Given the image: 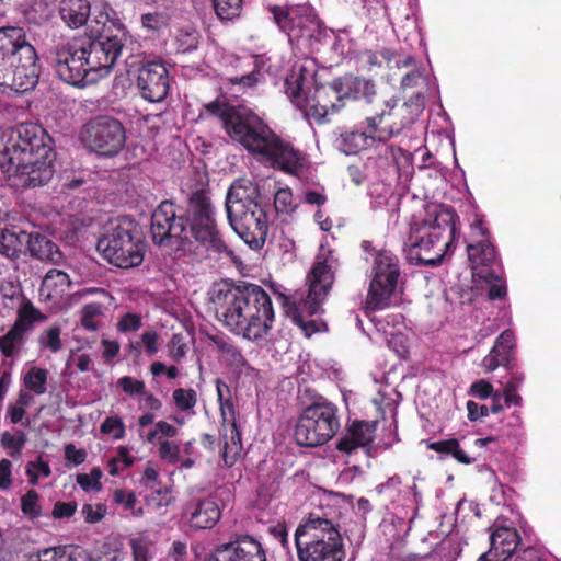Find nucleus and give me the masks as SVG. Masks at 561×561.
<instances>
[{
    "instance_id": "nucleus-1",
    "label": "nucleus",
    "mask_w": 561,
    "mask_h": 561,
    "mask_svg": "<svg viewBox=\"0 0 561 561\" xmlns=\"http://www.w3.org/2000/svg\"><path fill=\"white\" fill-rule=\"evenodd\" d=\"M181 191L186 195L184 210L165 199L152 211L153 243L175 259L191 252L194 242L215 253L230 252L218 228L208 178H183Z\"/></svg>"
},
{
    "instance_id": "nucleus-2",
    "label": "nucleus",
    "mask_w": 561,
    "mask_h": 561,
    "mask_svg": "<svg viewBox=\"0 0 561 561\" xmlns=\"http://www.w3.org/2000/svg\"><path fill=\"white\" fill-rule=\"evenodd\" d=\"M209 304L224 328L248 341L264 340L274 327L272 298L257 284L245 280L216 284L209 293Z\"/></svg>"
},
{
    "instance_id": "nucleus-3",
    "label": "nucleus",
    "mask_w": 561,
    "mask_h": 561,
    "mask_svg": "<svg viewBox=\"0 0 561 561\" xmlns=\"http://www.w3.org/2000/svg\"><path fill=\"white\" fill-rule=\"evenodd\" d=\"M53 139L38 124L21 123L2 134L0 169L7 175L56 173Z\"/></svg>"
},
{
    "instance_id": "nucleus-4",
    "label": "nucleus",
    "mask_w": 561,
    "mask_h": 561,
    "mask_svg": "<svg viewBox=\"0 0 561 561\" xmlns=\"http://www.w3.org/2000/svg\"><path fill=\"white\" fill-rule=\"evenodd\" d=\"M341 91L344 108L350 105L360 110L365 122L383 137L414 122L407 103L399 104L396 99L380 100L373 79L346 76L341 78Z\"/></svg>"
},
{
    "instance_id": "nucleus-5",
    "label": "nucleus",
    "mask_w": 561,
    "mask_h": 561,
    "mask_svg": "<svg viewBox=\"0 0 561 561\" xmlns=\"http://www.w3.org/2000/svg\"><path fill=\"white\" fill-rule=\"evenodd\" d=\"M127 30L107 2L95 7L85 36L78 37L94 82L107 76L122 55Z\"/></svg>"
},
{
    "instance_id": "nucleus-6",
    "label": "nucleus",
    "mask_w": 561,
    "mask_h": 561,
    "mask_svg": "<svg viewBox=\"0 0 561 561\" xmlns=\"http://www.w3.org/2000/svg\"><path fill=\"white\" fill-rule=\"evenodd\" d=\"M458 215L454 208L433 205L421 221L410 226L405 245L408 256L420 265L436 266L450 252L456 234Z\"/></svg>"
},
{
    "instance_id": "nucleus-7",
    "label": "nucleus",
    "mask_w": 561,
    "mask_h": 561,
    "mask_svg": "<svg viewBox=\"0 0 561 561\" xmlns=\"http://www.w3.org/2000/svg\"><path fill=\"white\" fill-rule=\"evenodd\" d=\"M34 46L26 41L23 27H0V87L15 93L33 90L41 66Z\"/></svg>"
},
{
    "instance_id": "nucleus-8",
    "label": "nucleus",
    "mask_w": 561,
    "mask_h": 561,
    "mask_svg": "<svg viewBox=\"0 0 561 561\" xmlns=\"http://www.w3.org/2000/svg\"><path fill=\"white\" fill-rule=\"evenodd\" d=\"M203 110L208 115L217 117L229 138L242 146L254 159L260 156L276 133L252 108L233 105L224 96L204 104Z\"/></svg>"
},
{
    "instance_id": "nucleus-9",
    "label": "nucleus",
    "mask_w": 561,
    "mask_h": 561,
    "mask_svg": "<svg viewBox=\"0 0 561 561\" xmlns=\"http://www.w3.org/2000/svg\"><path fill=\"white\" fill-rule=\"evenodd\" d=\"M311 79L312 75L304 65H295L285 79L284 90L293 104L308 118L318 124H324L344 108L341 78L334 79L330 84L316 87L313 94L309 96Z\"/></svg>"
},
{
    "instance_id": "nucleus-10",
    "label": "nucleus",
    "mask_w": 561,
    "mask_h": 561,
    "mask_svg": "<svg viewBox=\"0 0 561 561\" xmlns=\"http://www.w3.org/2000/svg\"><path fill=\"white\" fill-rule=\"evenodd\" d=\"M295 546L299 561H343V538L330 519L310 513L295 531Z\"/></svg>"
},
{
    "instance_id": "nucleus-11",
    "label": "nucleus",
    "mask_w": 561,
    "mask_h": 561,
    "mask_svg": "<svg viewBox=\"0 0 561 561\" xmlns=\"http://www.w3.org/2000/svg\"><path fill=\"white\" fill-rule=\"evenodd\" d=\"M336 268L337 259L333 252L321 250L307 275L309 285L307 295L288 310V312L291 311L294 323L301 328L307 336H310L317 327L313 320L306 321L305 317H312L320 312L323 301L333 287Z\"/></svg>"
},
{
    "instance_id": "nucleus-12",
    "label": "nucleus",
    "mask_w": 561,
    "mask_h": 561,
    "mask_svg": "<svg viewBox=\"0 0 561 561\" xmlns=\"http://www.w3.org/2000/svg\"><path fill=\"white\" fill-rule=\"evenodd\" d=\"M267 9L273 22L287 36L294 50L304 55L318 50L324 32L311 5L272 4Z\"/></svg>"
},
{
    "instance_id": "nucleus-13",
    "label": "nucleus",
    "mask_w": 561,
    "mask_h": 561,
    "mask_svg": "<svg viewBox=\"0 0 561 561\" xmlns=\"http://www.w3.org/2000/svg\"><path fill=\"white\" fill-rule=\"evenodd\" d=\"M96 248L112 265L130 268L144 262L146 243L138 222L123 216L98 240Z\"/></svg>"
},
{
    "instance_id": "nucleus-14",
    "label": "nucleus",
    "mask_w": 561,
    "mask_h": 561,
    "mask_svg": "<svg viewBox=\"0 0 561 561\" xmlns=\"http://www.w3.org/2000/svg\"><path fill=\"white\" fill-rule=\"evenodd\" d=\"M340 425L337 405L318 396L302 409L298 416L294 438L299 446H322L335 436Z\"/></svg>"
},
{
    "instance_id": "nucleus-15",
    "label": "nucleus",
    "mask_w": 561,
    "mask_h": 561,
    "mask_svg": "<svg viewBox=\"0 0 561 561\" xmlns=\"http://www.w3.org/2000/svg\"><path fill=\"white\" fill-rule=\"evenodd\" d=\"M399 259L391 251L381 250L377 253L373 266V277L365 301V313L387 309L394 295L400 277Z\"/></svg>"
},
{
    "instance_id": "nucleus-16",
    "label": "nucleus",
    "mask_w": 561,
    "mask_h": 561,
    "mask_svg": "<svg viewBox=\"0 0 561 561\" xmlns=\"http://www.w3.org/2000/svg\"><path fill=\"white\" fill-rule=\"evenodd\" d=\"M80 140L85 148L101 156L117 154L126 141L122 122L108 115L90 118L80 131Z\"/></svg>"
},
{
    "instance_id": "nucleus-17",
    "label": "nucleus",
    "mask_w": 561,
    "mask_h": 561,
    "mask_svg": "<svg viewBox=\"0 0 561 561\" xmlns=\"http://www.w3.org/2000/svg\"><path fill=\"white\" fill-rule=\"evenodd\" d=\"M255 160L264 168L287 175L310 173L312 167L310 156L306 151L296 147L277 133H275L268 145H266Z\"/></svg>"
},
{
    "instance_id": "nucleus-18",
    "label": "nucleus",
    "mask_w": 561,
    "mask_h": 561,
    "mask_svg": "<svg viewBox=\"0 0 561 561\" xmlns=\"http://www.w3.org/2000/svg\"><path fill=\"white\" fill-rule=\"evenodd\" d=\"M215 385L224 428L221 458L224 465L227 468H231L240 458L243 449L241 431L237 421L238 412L234 407L230 387L220 378L215 380Z\"/></svg>"
},
{
    "instance_id": "nucleus-19",
    "label": "nucleus",
    "mask_w": 561,
    "mask_h": 561,
    "mask_svg": "<svg viewBox=\"0 0 561 561\" xmlns=\"http://www.w3.org/2000/svg\"><path fill=\"white\" fill-rule=\"evenodd\" d=\"M85 50L78 37L57 46L51 53V65L57 76L73 87H85L94 83L87 65Z\"/></svg>"
},
{
    "instance_id": "nucleus-20",
    "label": "nucleus",
    "mask_w": 561,
    "mask_h": 561,
    "mask_svg": "<svg viewBox=\"0 0 561 561\" xmlns=\"http://www.w3.org/2000/svg\"><path fill=\"white\" fill-rule=\"evenodd\" d=\"M231 228L252 250H261L268 233V217L264 205L254 204L252 208L237 206L227 209Z\"/></svg>"
},
{
    "instance_id": "nucleus-21",
    "label": "nucleus",
    "mask_w": 561,
    "mask_h": 561,
    "mask_svg": "<svg viewBox=\"0 0 561 561\" xmlns=\"http://www.w3.org/2000/svg\"><path fill=\"white\" fill-rule=\"evenodd\" d=\"M472 228L481 236L480 240L467 245L472 274L480 279L492 280L497 277V271L502 270L499 254L490 241V231L484 226V220L476 219Z\"/></svg>"
},
{
    "instance_id": "nucleus-22",
    "label": "nucleus",
    "mask_w": 561,
    "mask_h": 561,
    "mask_svg": "<svg viewBox=\"0 0 561 561\" xmlns=\"http://www.w3.org/2000/svg\"><path fill=\"white\" fill-rule=\"evenodd\" d=\"M136 87L148 102H162L170 90V77L162 60H147L137 68Z\"/></svg>"
},
{
    "instance_id": "nucleus-23",
    "label": "nucleus",
    "mask_w": 561,
    "mask_h": 561,
    "mask_svg": "<svg viewBox=\"0 0 561 561\" xmlns=\"http://www.w3.org/2000/svg\"><path fill=\"white\" fill-rule=\"evenodd\" d=\"M221 517V510L211 496H193L182 510V518L193 530L214 528Z\"/></svg>"
},
{
    "instance_id": "nucleus-24",
    "label": "nucleus",
    "mask_w": 561,
    "mask_h": 561,
    "mask_svg": "<svg viewBox=\"0 0 561 561\" xmlns=\"http://www.w3.org/2000/svg\"><path fill=\"white\" fill-rule=\"evenodd\" d=\"M522 539L515 528L500 526L490 535V549L478 561H506L516 551Z\"/></svg>"
},
{
    "instance_id": "nucleus-25",
    "label": "nucleus",
    "mask_w": 561,
    "mask_h": 561,
    "mask_svg": "<svg viewBox=\"0 0 561 561\" xmlns=\"http://www.w3.org/2000/svg\"><path fill=\"white\" fill-rule=\"evenodd\" d=\"M264 194L260 184L252 178H237L226 196V210L237 206L252 208L254 204L264 205Z\"/></svg>"
},
{
    "instance_id": "nucleus-26",
    "label": "nucleus",
    "mask_w": 561,
    "mask_h": 561,
    "mask_svg": "<svg viewBox=\"0 0 561 561\" xmlns=\"http://www.w3.org/2000/svg\"><path fill=\"white\" fill-rule=\"evenodd\" d=\"M515 335L511 330L503 331L490 353L483 358L482 366L486 371H493L500 366L506 369L515 367Z\"/></svg>"
},
{
    "instance_id": "nucleus-27",
    "label": "nucleus",
    "mask_w": 561,
    "mask_h": 561,
    "mask_svg": "<svg viewBox=\"0 0 561 561\" xmlns=\"http://www.w3.org/2000/svg\"><path fill=\"white\" fill-rule=\"evenodd\" d=\"M375 430V422L353 421L347 426L345 434L337 440L336 449L350 455L358 448L370 445L374 440Z\"/></svg>"
},
{
    "instance_id": "nucleus-28",
    "label": "nucleus",
    "mask_w": 561,
    "mask_h": 561,
    "mask_svg": "<svg viewBox=\"0 0 561 561\" xmlns=\"http://www.w3.org/2000/svg\"><path fill=\"white\" fill-rule=\"evenodd\" d=\"M366 130H352L341 135L340 149L345 154H356L370 147L375 141L386 142L403 128L393 129L390 135L381 136L366 123Z\"/></svg>"
},
{
    "instance_id": "nucleus-29",
    "label": "nucleus",
    "mask_w": 561,
    "mask_h": 561,
    "mask_svg": "<svg viewBox=\"0 0 561 561\" xmlns=\"http://www.w3.org/2000/svg\"><path fill=\"white\" fill-rule=\"evenodd\" d=\"M26 243L30 255L33 259L57 264L62 261V253L59 247L47 236L38 232H26L24 244Z\"/></svg>"
},
{
    "instance_id": "nucleus-30",
    "label": "nucleus",
    "mask_w": 561,
    "mask_h": 561,
    "mask_svg": "<svg viewBox=\"0 0 561 561\" xmlns=\"http://www.w3.org/2000/svg\"><path fill=\"white\" fill-rule=\"evenodd\" d=\"M58 13L68 27L79 28L88 24L91 3L89 0H60Z\"/></svg>"
},
{
    "instance_id": "nucleus-31",
    "label": "nucleus",
    "mask_w": 561,
    "mask_h": 561,
    "mask_svg": "<svg viewBox=\"0 0 561 561\" xmlns=\"http://www.w3.org/2000/svg\"><path fill=\"white\" fill-rule=\"evenodd\" d=\"M26 231L19 232L7 228H0V254L4 257L16 261L23 253Z\"/></svg>"
},
{
    "instance_id": "nucleus-32",
    "label": "nucleus",
    "mask_w": 561,
    "mask_h": 561,
    "mask_svg": "<svg viewBox=\"0 0 561 561\" xmlns=\"http://www.w3.org/2000/svg\"><path fill=\"white\" fill-rule=\"evenodd\" d=\"M386 160L391 162L392 170L388 172L397 173L398 175H413V154L400 147L387 146L383 151Z\"/></svg>"
},
{
    "instance_id": "nucleus-33",
    "label": "nucleus",
    "mask_w": 561,
    "mask_h": 561,
    "mask_svg": "<svg viewBox=\"0 0 561 561\" xmlns=\"http://www.w3.org/2000/svg\"><path fill=\"white\" fill-rule=\"evenodd\" d=\"M26 332L13 323L11 329L0 337V351L3 356L13 357L20 351L24 344Z\"/></svg>"
},
{
    "instance_id": "nucleus-34",
    "label": "nucleus",
    "mask_w": 561,
    "mask_h": 561,
    "mask_svg": "<svg viewBox=\"0 0 561 561\" xmlns=\"http://www.w3.org/2000/svg\"><path fill=\"white\" fill-rule=\"evenodd\" d=\"M215 14L221 22H232L240 18L243 0H211Z\"/></svg>"
},
{
    "instance_id": "nucleus-35",
    "label": "nucleus",
    "mask_w": 561,
    "mask_h": 561,
    "mask_svg": "<svg viewBox=\"0 0 561 561\" xmlns=\"http://www.w3.org/2000/svg\"><path fill=\"white\" fill-rule=\"evenodd\" d=\"M47 376L48 373L46 369L34 366L23 378L24 387L37 396L44 394L47 390Z\"/></svg>"
},
{
    "instance_id": "nucleus-36",
    "label": "nucleus",
    "mask_w": 561,
    "mask_h": 561,
    "mask_svg": "<svg viewBox=\"0 0 561 561\" xmlns=\"http://www.w3.org/2000/svg\"><path fill=\"white\" fill-rule=\"evenodd\" d=\"M113 502L117 505H121L134 517H140L144 515V508L141 506H137L138 500L135 492L130 490L116 489L113 492Z\"/></svg>"
},
{
    "instance_id": "nucleus-37",
    "label": "nucleus",
    "mask_w": 561,
    "mask_h": 561,
    "mask_svg": "<svg viewBox=\"0 0 561 561\" xmlns=\"http://www.w3.org/2000/svg\"><path fill=\"white\" fill-rule=\"evenodd\" d=\"M45 317L33 306L31 301H24L18 310V318L14 324L30 331L36 321L43 320Z\"/></svg>"
},
{
    "instance_id": "nucleus-38",
    "label": "nucleus",
    "mask_w": 561,
    "mask_h": 561,
    "mask_svg": "<svg viewBox=\"0 0 561 561\" xmlns=\"http://www.w3.org/2000/svg\"><path fill=\"white\" fill-rule=\"evenodd\" d=\"M1 446L8 451V455L12 458L18 457L24 448L27 436L23 431H15L14 434L4 432L1 434Z\"/></svg>"
},
{
    "instance_id": "nucleus-39",
    "label": "nucleus",
    "mask_w": 561,
    "mask_h": 561,
    "mask_svg": "<svg viewBox=\"0 0 561 561\" xmlns=\"http://www.w3.org/2000/svg\"><path fill=\"white\" fill-rule=\"evenodd\" d=\"M175 408L181 412L194 409L197 403V393L194 389L178 388L172 393Z\"/></svg>"
},
{
    "instance_id": "nucleus-40",
    "label": "nucleus",
    "mask_w": 561,
    "mask_h": 561,
    "mask_svg": "<svg viewBox=\"0 0 561 561\" xmlns=\"http://www.w3.org/2000/svg\"><path fill=\"white\" fill-rule=\"evenodd\" d=\"M69 284L70 278L66 272L53 268L46 273L42 283L41 291L43 293L45 289L49 290L48 297H50L51 289L60 287V291H62L64 287L69 286Z\"/></svg>"
},
{
    "instance_id": "nucleus-41",
    "label": "nucleus",
    "mask_w": 561,
    "mask_h": 561,
    "mask_svg": "<svg viewBox=\"0 0 561 561\" xmlns=\"http://www.w3.org/2000/svg\"><path fill=\"white\" fill-rule=\"evenodd\" d=\"M100 432L104 435H111L114 440H119L126 435V426L121 416H107L101 423Z\"/></svg>"
},
{
    "instance_id": "nucleus-42",
    "label": "nucleus",
    "mask_w": 561,
    "mask_h": 561,
    "mask_svg": "<svg viewBox=\"0 0 561 561\" xmlns=\"http://www.w3.org/2000/svg\"><path fill=\"white\" fill-rule=\"evenodd\" d=\"M60 334L61 329L59 325L49 327L41 334L38 339L41 347L48 348L51 353L59 352L62 348Z\"/></svg>"
},
{
    "instance_id": "nucleus-43",
    "label": "nucleus",
    "mask_w": 561,
    "mask_h": 561,
    "mask_svg": "<svg viewBox=\"0 0 561 561\" xmlns=\"http://www.w3.org/2000/svg\"><path fill=\"white\" fill-rule=\"evenodd\" d=\"M102 309L103 306L99 302L84 305L81 309V325L89 331L98 330V322L95 319L102 313Z\"/></svg>"
},
{
    "instance_id": "nucleus-44",
    "label": "nucleus",
    "mask_w": 561,
    "mask_h": 561,
    "mask_svg": "<svg viewBox=\"0 0 561 561\" xmlns=\"http://www.w3.org/2000/svg\"><path fill=\"white\" fill-rule=\"evenodd\" d=\"M25 473L28 477L30 484L36 485L38 483L39 476L47 478L51 474V470L49 463L44 461L42 456H38L36 461H30L26 465Z\"/></svg>"
},
{
    "instance_id": "nucleus-45",
    "label": "nucleus",
    "mask_w": 561,
    "mask_h": 561,
    "mask_svg": "<svg viewBox=\"0 0 561 561\" xmlns=\"http://www.w3.org/2000/svg\"><path fill=\"white\" fill-rule=\"evenodd\" d=\"M102 470L99 467H94L90 470V473H79L76 480L83 491H100L102 489Z\"/></svg>"
},
{
    "instance_id": "nucleus-46",
    "label": "nucleus",
    "mask_w": 561,
    "mask_h": 561,
    "mask_svg": "<svg viewBox=\"0 0 561 561\" xmlns=\"http://www.w3.org/2000/svg\"><path fill=\"white\" fill-rule=\"evenodd\" d=\"M274 207L279 214H293L297 207L294 204L290 188H279L274 195Z\"/></svg>"
},
{
    "instance_id": "nucleus-47",
    "label": "nucleus",
    "mask_w": 561,
    "mask_h": 561,
    "mask_svg": "<svg viewBox=\"0 0 561 561\" xmlns=\"http://www.w3.org/2000/svg\"><path fill=\"white\" fill-rule=\"evenodd\" d=\"M38 501H39L38 493L33 489L28 490L21 497L22 512L31 518H38L42 515Z\"/></svg>"
},
{
    "instance_id": "nucleus-48",
    "label": "nucleus",
    "mask_w": 561,
    "mask_h": 561,
    "mask_svg": "<svg viewBox=\"0 0 561 561\" xmlns=\"http://www.w3.org/2000/svg\"><path fill=\"white\" fill-rule=\"evenodd\" d=\"M263 79L261 67L254 62L253 69L242 76L229 77L227 80L232 85H241L242 88H253Z\"/></svg>"
},
{
    "instance_id": "nucleus-49",
    "label": "nucleus",
    "mask_w": 561,
    "mask_h": 561,
    "mask_svg": "<svg viewBox=\"0 0 561 561\" xmlns=\"http://www.w3.org/2000/svg\"><path fill=\"white\" fill-rule=\"evenodd\" d=\"M140 342H136L135 344H130L131 350L136 352V354L140 353V344L144 345L147 355L152 356L158 351V340L159 334L153 330L145 331L140 336Z\"/></svg>"
},
{
    "instance_id": "nucleus-50",
    "label": "nucleus",
    "mask_w": 561,
    "mask_h": 561,
    "mask_svg": "<svg viewBox=\"0 0 561 561\" xmlns=\"http://www.w3.org/2000/svg\"><path fill=\"white\" fill-rule=\"evenodd\" d=\"M366 62L369 67V70H371L374 67H381L382 60L389 65L392 62L397 56L394 51L388 48L381 49L379 53L367 50L365 51Z\"/></svg>"
},
{
    "instance_id": "nucleus-51",
    "label": "nucleus",
    "mask_w": 561,
    "mask_h": 561,
    "mask_svg": "<svg viewBox=\"0 0 561 561\" xmlns=\"http://www.w3.org/2000/svg\"><path fill=\"white\" fill-rule=\"evenodd\" d=\"M117 386L123 392L129 396L146 394V385L142 380L135 379L130 376H123L117 380Z\"/></svg>"
},
{
    "instance_id": "nucleus-52",
    "label": "nucleus",
    "mask_w": 561,
    "mask_h": 561,
    "mask_svg": "<svg viewBox=\"0 0 561 561\" xmlns=\"http://www.w3.org/2000/svg\"><path fill=\"white\" fill-rule=\"evenodd\" d=\"M142 325V318L138 313L127 312L117 322L119 332H136Z\"/></svg>"
},
{
    "instance_id": "nucleus-53",
    "label": "nucleus",
    "mask_w": 561,
    "mask_h": 561,
    "mask_svg": "<svg viewBox=\"0 0 561 561\" xmlns=\"http://www.w3.org/2000/svg\"><path fill=\"white\" fill-rule=\"evenodd\" d=\"M488 285L486 296L489 300H499L504 299L507 295V288L505 282L502 279L500 273L497 272V277L492 280H484Z\"/></svg>"
},
{
    "instance_id": "nucleus-54",
    "label": "nucleus",
    "mask_w": 561,
    "mask_h": 561,
    "mask_svg": "<svg viewBox=\"0 0 561 561\" xmlns=\"http://www.w3.org/2000/svg\"><path fill=\"white\" fill-rule=\"evenodd\" d=\"M173 501L172 492L168 488L159 489L148 497V504L157 510L171 505Z\"/></svg>"
},
{
    "instance_id": "nucleus-55",
    "label": "nucleus",
    "mask_w": 561,
    "mask_h": 561,
    "mask_svg": "<svg viewBox=\"0 0 561 561\" xmlns=\"http://www.w3.org/2000/svg\"><path fill=\"white\" fill-rule=\"evenodd\" d=\"M159 456L162 460L176 463L180 457V447L170 440H162L159 445Z\"/></svg>"
},
{
    "instance_id": "nucleus-56",
    "label": "nucleus",
    "mask_w": 561,
    "mask_h": 561,
    "mask_svg": "<svg viewBox=\"0 0 561 561\" xmlns=\"http://www.w3.org/2000/svg\"><path fill=\"white\" fill-rule=\"evenodd\" d=\"M57 556L60 561H84V549L76 546H58Z\"/></svg>"
},
{
    "instance_id": "nucleus-57",
    "label": "nucleus",
    "mask_w": 561,
    "mask_h": 561,
    "mask_svg": "<svg viewBox=\"0 0 561 561\" xmlns=\"http://www.w3.org/2000/svg\"><path fill=\"white\" fill-rule=\"evenodd\" d=\"M198 33L195 30H181L178 42L183 51H191L198 46Z\"/></svg>"
},
{
    "instance_id": "nucleus-58",
    "label": "nucleus",
    "mask_w": 561,
    "mask_h": 561,
    "mask_svg": "<svg viewBox=\"0 0 561 561\" xmlns=\"http://www.w3.org/2000/svg\"><path fill=\"white\" fill-rule=\"evenodd\" d=\"M81 514L84 520L89 524H95L100 522L106 514V507L103 504H84L81 510Z\"/></svg>"
},
{
    "instance_id": "nucleus-59",
    "label": "nucleus",
    "mask_w": 561,
    "mask_h": 561,
    "mask_svg": "<svg viewBox=\"0 0 561 561\" xmlns=\"http://www.w3.org/2000/svg\"><path fill=\"white\" fill-rule=\"evenodd\" d=\"M469 394L485 400L494 394V389L491 382L485 379H480L471 383Z\"/></svg>"
},
{
    "instance_id": "nucleus-60",
    "label": "nucleus",
    "mask_w": 561,
    "mask_h": 561,
    "mask_svg": "<svg viewBox=\"0 0 561 561\" xmlns=\"http://www.w3.org/2000/svg\"><path fill=\"white\" fill-rule=\"evenodd\" d=\"M76 511H77L76 502H73V501H71V502L57 501L54 505L51 515L56 519L69 518L76 513Z\"/></svg>"
},
{
    "instance_id": "nucleus-61",
    "label": "nucleus",
    "mask_w": 561,
    "mask_h": 561,
    "mask_svg": "<svg viewBox=\"0 0 561 561\" xmlns=\"http://www.w3.org/2000/svg\"><path fill=\"white\" fill-rule=\"evenodd\" d=\"M134 561H149V542L144 539L130 540Z\"/></svg>"
},
{
    "instance_id": "nucleus-62",
    "label": "nucleus",
    "mask_w": 561,
    "mask_h": 561,
    "mask_svg": "<svg viewBox=\"0 0 561 561\" xmlns=\"http://www.w3.org/2000/svg\"><path fill=\"white\" fill-rule=\"evenodd\" d=\"M65 458L76 466L83 463L87 459V451L83 448H77L73 444L65 446Z\"/></svg>"
},
{
    "instance_id": "nucleus-63",
    "label": "nucleus",
    "mask_w": 561,
    "mask_h": 561,
    "mask_svg": "<svg viewBox=\"0 0 561 561\" xmlns=\"http://www.w3.org/2000/svg\"><path fill=\"white\" fill-rule=\"evenodd\" d=\"M468 419L471 422L482 420L490 414L489 407L485 404H478L477 402L469 400L467 402Z\"/></svg>"
},
{
    "instance_id": "nucleus-64",
    "label": "nucleus",
    "mask_w": 561,
    "mask_h": 561,
    "mask_svg": "<svg viewBox=\"0 0 561 561\" xmlns=\"http://www.w3.org/2000/svg\"><path fill=\"white\" fill-rule=\"evenodd\" d=\"M12 462L3 458L0 460V490H8L12 485Z\"/></svg>"
}]
</instances>
